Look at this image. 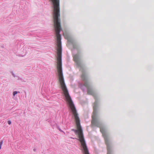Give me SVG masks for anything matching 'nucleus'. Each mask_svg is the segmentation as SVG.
<instances>
[{
	"mask_svg": "<svg viewBox=\"0 0 154 154\" xmlns=\"http://www.w3.org/2000/svg\"><path fill=\"white\" fill-rule=\"evenodd\" d=\"M73 60L76 64L77 66L80 68V70L82 68V65L80 62V57L78 54H77L73 56Z\"/></svg>",
	"mask_w": 154,
	"mask_h": 154,
	"instance_id": "20e7f679",
	"label": "nucleus"
},
{
	"mask_svg": "<svg viewBox=\"0 0 154 154\" xmlns=\"http://www.w3.org/2000/svg\"><path fill=\"white\" fill-rule=\"evenodd\" d=\"M20 91H14L13 92V95L14 97L18 93H20Z\"/></svg>",
	"mask_w": 154,
	"mask_h": 154,
	"instance_id": "0eeeda50",
	"label": "nucleus"
},
{
	"mask_svg": "<svg viewBox=\"0 0 154 154\" xmlns=\"http://www.w3.org/2000/svg\"><path fill=\"white\" fill-rule=\"evenodd\" d=\"M57 75L61 88L64 96L65 100L68 104L70 110L74 117L77 130L72 129L75 134L78 135L79 140L81 143L82 150L84 154H89L84 138L82 130L80 125V121L75 106L70 96L65 84L63 76L62 70H57Z\"/></svg>",
	"mask_w": 154,
	"mask_h": 154,
	"instance_id": "f257e3e1",
	"label": "nucleus"
},
{
	"mask_svg": "<svg viewBox=\"0 0 154 154\" xmlns=\"http://www.w3.org/2000/svg\"><path fill=\"white\" fill-rule=\"evenodd\" d=\"M84 81H83L84 85L87 88V93L88 94L92 95L93 96H94V93L93 91L89 87V85L88 82L87 80H84Z\"/></svg>",
	"mask_w": 154,
	"mask_h": 154,
	"instance_id": "39448f33",
	"label": "nucleus"
},
{
	"mask_svg": "<svg viewBox=\"0 0 154 154\" xmlns=\"http://www.w3.org/2000/svg\"><path fill=\"white\" fill-rule=\"evenodd\" d=\"M8 123L9 125H10L11 123V122L9 120L8 121Z\"/></svg>",
	"mask_w": 154,
	"mask_h": 154,
	"instance_id": "9b49d317",
	"label": "nucleus"
},
{
	"mask_svg": "<svg viewBox=\"0 0 154 154\" xmlns=\"http://www.w3.org/2000/svg\"><path fill=\"white\" fill-rule=\"evenodd\" d=\"M58 128L60 131L63 132L58 127Z\"/></svg>",
	"mask_w": 154,
	"mask_h": 154,
	"instance_id": "f8f14e48",
	"label": "nucleus"
},
{
	"mask_svg": "<svg viewBox=\"0 0 154 154\" xmlns=\"http://www.w3.org/2000/svg\"><path fill=\"white\" fill-rule=\"evenodd\" d=\"M12 75H13V76L14 77H15V75H14V73L13 72H11Z\"/></svg>",
	"mask_w": 154,
	"mask_h": 154,
	"instance_id": "9d476101",
	"label": "nucleus"
},
{
	"mask_svg": "<svg viewBox=\"0 0 154 154\" xmlns=\"http://www.w3.org/2000/svg\"><path fill=\"white\" fill-rule=\"evenodd\" d=\"M3 144V141L2 140L0 142V149L1 148V146Z\"/></svg>",
	"mask_w": 154,
	"mask_h": 154,
	"instance_id": "1a4fd4ad",
	"label": "nucleus"
},
{
	"mask_svg": "<svg viewBox=\"0 0 154 154\" xmlns=\"http://www.w3.org/2000/svg\"><path fill=\"white\" fill-rule=\"evenodd\" d=\"M100 131L104 138L107 146V154H112L111 139L109 135L105 131L104 128H100Z\"/></svg>",
	"mask_w": 154,
	"mask_h": 154,
	"instance_id": "f03ea898",
	"label": "nucleus"
},
{
	"mask_svg": "<svg viewBox=\"0 0 154 154\" xmlns=\"http://www.w3.org/2000/svg\"><path fill=\"white\" fill-rule=\"evenodd\" d=\"M95 101L93 105V112L92 116V120L91 123L92 125L97 127L99 126V125L97 119V104L96 98Z\"/></svg>",
	"mask_w": 154,
	"mask_h": 154,
	"instance_id": "7ed1b4c3",
	"label": "nucleus"
},
{
	"mask_svg": "<svg viewBox=\"0 0 154 154\" xmlns=\"http://www.w3.org/2000/svg\"><path fill=\"white\" fill-rule=\"evenodd\" d=\"M82 74L81 75V78H82V80L83 82V81H84V79L86 80H87V79H86V78L85 77V74L84 72H83V71H82Z\"/></svg>",
	"mask_w": 154,
	"mask_h": 154,
	"instance_id": "423d86ee",
	"label": "nucleus"
},
{
	"mask_svg": "<svg viewBox=\"0 0 154 154\" xmlns=\"http://www.w3.org/2000/svg\"><path fill=\"white\" fill-rule=\"evenodd\" d=\"M36 151V149L35 148V149H33V151H34V152H35Z\"/></svg>",
	"mask_w": 154,
	"mask_h": 154,
	"instance_id": "ddd939ff",
	"label": "nucleus"
},
{
	"mask_svg": "<svg viewBox=\"0 0 154 154\" xmlns=\"http://www.w3.org/2000/svg\"><path fill=\"white\" fill-rule=\"evenodd\" d=\"M63 35L64 36L65 38H66L67 39H68V41H69V36H67V35H65L64 33H63Z\"/></svg>",
	"mask_w": 154,
	"mask_h": 154,
	"instance_id": "6e6552de",
	"label": "nucleus"
}]
</instances>
